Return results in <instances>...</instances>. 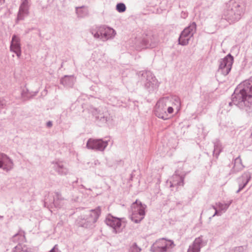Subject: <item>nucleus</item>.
I'll return each instance as SVG.
<instances>
[{
	"mask_svg": "<svg viewBox=\"0 0 252 252\" xmlns=\"http://www.w3.org/2000/svg\"><path fill=\"white\" fill-rule=\"evenodd\" d=\"M229 106L235 105L252 116V76L239 84L231 96Z\"/></svg>",
	"mask_w": 252,
	"mask_h": 252,
	"instance_id": "nucleus-1",
	"label": "nucleus"
},
{
	"mask_svg": "<svg viewBox=\"0 0 252 252\" xmlns=\"http://www.w3.org/2000/svg\"><path fill=\"white\" fill-rule=\"evenodd\" d=\"M246 3L243 0H230L226 4L220 22L227 21L229 24L240 20L244 14Z\"/></svg>",
	"mask_w": 252,
	"mask_h": 252,
	"instance_id": "nucleus-2",
	"label": "nucleus"
},
{
	"mask_svg": "<svg viewBox=\"0 0 252 252\" xmlns=\"http://www.w3.org/2000/svg\"><path fill=\"white\" fill-rule=\"evenodd\" d=\"M101 213L100 207L95 209L90 210L84 216H81L77 220V224L79 226L84 228H92L94 226V223L97 220Z\"/></svg>",
	"mask_w": 252,
	"mask_h": 252,
	"instance_id": "nucleus-3",
	"label": "nucleus"
},
{
	"mask_svg": "<svg viewBox=\"0 0 252 252\" xmlns=\"http://www.w3.org/2000/svg\"><path fill=\"white\" fill-rule=\"evenodd\" d=\"M146 205L143 204L141 201L136 200L131 206V219L135 223H139L144 218L145 215V209Z\"/></svg>",
	"mask_w": 252,
	"mask_h": 252,
	"instance_id": "nucleus-4",
	"label": "nucleus"
},
{
	"mask_svg": "<svg viewBox=\"0 0 252 252\" xmlns=\"http://www.w3.org/2000/svg\"><path fill=\"white\" fill-rule=\"evenodd\" d=\"M175 246L172 240L165 238L157 240L151 246V251L152 252H170Z\"/></svg>",
	"mask_w": 252,
	"mask_h": 252,
	"instance_id": "nucleus-5",
	"label": "nucleus"
},
{
	"mask_svg": "<svg viewBox=\"0 0 252 252\" xmlns=\"http://www.w3.org/2000/svg\"><path fill=\"white\" fill-rule=\"evenodd\" d=\"M141 76L145 88L149 92H153L158 89L159 83L150 71H143Z\"/></svg>",
	"mask_w": 252,
	"mask_h": 252,
	"instance_id": "nucleus-6",
	"label": "nucleus"
},
{
	"mask_svg": "<svg viewBox=\"0 0 252 252\" xmlns=\"http://www.w3.org/2000/svg\"><path fill=\"white\" fill-rule=\"evenodd\" d=\"M196 31V25L194 22L190 23L180 33L178 43L182 46L187 45Z\"/></svg>",
	"mask_w": 252,
	"mask_h": 252,
	"instance_id": "nucleus-7",
	"label": "nucleus"
},
{
	"mask_svg": "<svg viewBox=\"0 0 252 252\" xmlns=\"http://www.w3.org/2000/svg\"><path fill=\"white\" fill-rule=\"evenodd\" d=\"M95 122L99 125L105 124L110 119L109 112L105 107H99L92 110Z\"/></svg>",
	"mask_w": 252,
	"mask_h": 252,
	"instance_id": "nucleus-8",
	"label": "nucleus"
},
{
	"mask_svg": "<svg viewBox=\"0 0 252 252\" xmlns=\"http://www.w3.org/2000/svg\"><path fill=\"white\" fill-rule=\"evenodd\" d=\"M169 99L168 97L160 98L156 103L155 107V114L158 118L164 120L169 118L166 112L167 103Z\"/></svg>",
	"mask_w": 252,
	"mask_h": 252,
	"instance_id": "nucleus-9",
	"label": "nucleus"
},
{
	"mask_svg": "<svg viewBox=\"0 0 252 252\" xmlns=\"http://www.w3.org/2000/svg\"><path fill=\"white\" fill-rule=\"evenodd\" d=\"M108 145V141H104L102 139L89 138L86 144V147L88 149L96 151L103 152Z\"/></svg>",
	"mask_w": 252,
	"mask_h": 252,
	"instance_id": "nucleus-10",
	"label": "nucleus"
},
{
	"mask_svg": "<svg viewBox=\"0 0 252 252\" xmlns=\"http://www.w3.org/2000/svg\"><path fill=\"white\" fill-rule=\"evenodd\" d=\"M233 57L229 54L225 58L219 61L218 71L224 76L227 75L230 71L233 62Z\"/></svg>",
	"mask_w": 252,
	"mask_h": 252,
	"instance_id": "nucleus-11",
	"label": "nucleus"
},
{
	"mask_svg": "<svg viewBox=\"0 0 252 252\" xmlns=\"http://www.w3.org/2000/svg\"><path fill=\"white\" fill-rule=\"evenodd\" d=\"M157 39L153 34L149 33L143 36L141 41V45L138 49L140 48H154L157 45Z\"/></svg>",
	"mask_w": 252,
	"mask_h": 252,
	"instance_id": "nucleus-12",
	"label": "nucleus"
},
{
	"mask_svg": "<svg viewBox=\"0 0 252 252\" xmlns=\"http://www.w3.org/2000/svg\"><path fill=\"white\" fill-rule=\"evenodd\" d=\"M105 222L107 225L113 229V232L115 233L120 232L119 229L122 225L121 220L118 218L108 215L105 219Z\"/></svg>",
	"mask_w": 252,
	"mask_h": 252,
	"instance_id": "nucleus-13",
	"label": "nucleus"
},
{
	"mask_svg": "<svg viewBox=\"0 0 252 252\" xmlns=\"http://www.w3.org/2000/svg\"><path fill=\"white\" fill-rule=\"evenodd\" d=\"M55 195L52 196L53 199L51 201H49L47 198H45L44 199V206L49 207L50 206L54 205L56 208H61L63 204L64 198L62 197L61 194L59 192H55Z\"/></svg>",
	"mask_w": 252,
	"mask_h": 252,
	"instance_id": "nucleus-14",
	"label": "nucleus"
},
{
	"mask_svg": "<svg viewBox=\"0 0 252 252\" xmlns=\"http://www.w3.org/2000/svg\"><path fill=\"white\" fill-rule=\"evenodd\" d=\"M13 167V162L6 155L0 153V168L5 171L11 170Z\"/></svg>",
	"mask_w": 252,
	"mask_h": 252,
	"instance_id": "nucleus-15",
	"label": "nucleus"
},
{
	"mask_svg": "<svg viewBox=\"0 0 252 252\" xmlns=\"http://www.w3.org/2000/svg\"><path fill=\"white\" fill-rule=\"evenodd\" d=\"M207 242L203 240L202 236L196 238L192 244L189 246L187 252H200L201 248Z\"/></svg>",
	"mask_w": 252,
	"mask_h": 252,
	"instance_id": "nucleus-16",
	"label": "nucleus"
},
{
	"mask_svg": "<svg viewBox=\"0 0 252 252\" xmlns=\"http://www.w3.org/2000/svg\"><path fill=\"white\" fill-rule=\"evenodd\" d=\"M10 50L14 52L18 58L21 55L20 39L16 35H13L12 37Z\"/></svg>",
	"mask_w": 252,
	"mask_h": 252,
	"instance_id": "nucleus-17",
	"label": "nucleus"
},
{
	"mask_svg": "<svg viewBox=\"0 0 252 252\" xmlns=\"http://www.w3.org/2000/svg\"><path fill=\"white\" fill-rule=\"evenodd\" d=\"M29 14V6H28V0H24L21 3L18 15L17 18V22L18 21L23 20L24 19L25 16H27Z\"/></svg>",
	"mask_w": 252,
	"mask_h": 252,
	"instance_id": "nucleus-18",
	"label": "nucleus"
},
{
	"mask_svg": "<svg viewBox=\"0 0 252 252\" xmlns=\"http://www.w3.org/2000/svg\"><path fill=\"white\" fill-rule=\"evenodd\" d=\"M184 179L185 175L180 176L177 173V172H175L169 181L170 187H176L178 188L180 186H183L184 185Z\"/></svg>",
	"mask_w": 252,
	"mask_h": 252,
	"instance_id": "nucleus-19",
	"label": "nucleus"
},
{
	"mask_svg": "<svg viewBox=\"0 0 252 252\" xmlns=\"http://www.w3.org/2000/svg\"><path fill=\"white\" fill-rule=\"evenodd\" d=\"M53 169L60 175L65 176L68 173V168L64 165L62 161H58L53 162Z\"/></svg>",
	"mask_w": 252,
	"mask_h": 252,
	"instance_id": "nucleus-20",
	"label": "nucleus"
},
{
	"mask_svg": "<svg viewBox=\"0 0 252 252\" xmlns=\"http://www.w3.org/2000/svg\"><path fill=\"white\" fill-rule=\"evenodd\" d=\"M108 28V27H107L105 25L96 26L94 28H93L92 29H91L90 32L94 35V38H100L101 39L103 33L105 32L106 29Z\"/></svg>",
	"mask_w": 252,
	"mask_h": 252,
	"instance_id": "nucleus-21",
	"label": "nucleus"
},
{
	"mask_svg": "<svg viewBox=\"0 0 252 252\" xmlns=\"http://www.w3.org/2000/svg\"><path fill=\"white\" fill-rule=\"evenodd\" d=\"M75 12L78 18H84L89 15L88 7L85 5L76 7Z\"/></svg>",
	"mask_w": 252,
	"mask_h": 252,
	"instance_id": "nucleus-22",
	"label": "nucleus"
},
{
	"mask_svg": "<svg viewBox=\"0 0 252 252\" xmlns=\"http://www.w3.org/2000/svg\"><path fill=\"white\" fill-rule=\"evenodd\" d=\"M11 240L14 243H18V245H22V243L26 242L25 231L21 229L19 230L18 232L12 237Z\"/></svg>",
	"mask_w": 252,
	"mask_h": 252,
	"instance_id": "nucleus-23",
	"label": "nucleus"
},
{
	"mask_svg": "<svg viewBox=\"0 0 252 252\" xmlns=\"http://www.w3.org/2000/svg\"><path fill=\"white\" fill-rule=\"evenodd\" d=\"M244 167V166L242 164V160L240 156L237 157L234 161V165L231 169V172L232 173H236L241 171Z\"/></svg>",
	"mask_w": 252,
	"mask_h": 252,
	"instance_id": "nucleus-24",
	"label": "nucleus"
},
{
	"mask_svg": "<svg viewBox=\"0 0 252 252\" xmlns=\"http://www.w3.org/2000/svg\"><path fill=\"white\" fill-rule=\"evenodd\" d=\"M74 82V78L72 76L65 75L60 80V83L66 87H72Z\"/></svg>",
	"mask_w": 252,
	"mask_h": 252,
	"instance_id": "nucleus-25",
	"label": "nucleus"
},
{
	"mask_svg": "<svg viewBox=\"0 0 252 252\" xmlns=\"http://www.w3.org/2000/svg\"><path fill=\"white\" fill-rule=\"evenodd\" d=\"M116 32L115 30L110 27H108L103 33V35L101 39L103 41L107 40L110 38H113Z\"/></svg>",
	"mask_w": 252,
	"mask_h": 252,
	"instance_id": "nucleus-26",
	"label": "nucleus"
},
{
	"mask_svg": "<svg viewBox=\"0 0 252 252\" xmlns=\"http://www.w3.org/2000/svg\"><path fill=\"white\" fill-rule=\"evenodd\" d=\"M251 179V173L249 171L245 172L240 177L237 178V182L241 184H245L247 181V185Z\"/></svg>",
	"mask_w": 252,
	"mask_h": 252,
	"instance_id": "nucleus-27",
	"label": "nucleus"
},
{
	"mask_svg": "<svg viewBox=\"0 0 252 252\" xmlns=\"http://www.w3.org/2000/svg\"><path fill=\"white\" fill-rule=\"evenodd\" d=\"M221 144L219 140H216L214 142L213 155L218 158L220 152L222 151Z\"/></svg>",
	"mask_w": 252,
	"mask_h": 252,
	"instance_id": "nucleus-28",
	"label": "nucleus"
},
{
	"mask_svg": "<svg viewBox=\"0 0 252 252\" xmlns=\"http://www.w3.org/2000/svg\"><path fill=\"white\" fill-rule=\"evenodd\" d=\"M12 252H31V249L26 245H17L12 250Z\"/></svg>",
	"mask_w": 252,
	"mask_h": 252,
	"instance_id": "nucleus-29",
	"label": "nucleus"
},
{
	"mask_svg": "<svg viewBox=\"0 0 252 252\" xmlns=\"http://www.w3.org/2000/svg\"><path fill=\"white\" fill-rule=\"evenodd\" d=\"M141 249L137 245L136 243H134L129 248L128 252H140Z\"/></svg>",
	"mask_w": 252,
	"mask_h": 252,
	"instance_id": "nucleus-30",
	"label": "nucleus"
},
{
	"mask_svg": "<svg viewBox=\"0 0 252 252\" xmlns=\"http://www.w3.org/2000/svg\"><path fill=\"white\" fill-rule=\"evenodd\" d=\"M116 10L119 12H124L126 10V6L124 3H119L116 5Z\"/></svg>",
	"mask_w": 252,
	"mask_h": 252,
	"instance_id": "nucleus-31",
	"label": "nucleus"
},
{
	"mask_svg": "<svg viewBox=\"0 0 252 252\" xmlns=\"http://www.w3.org/2000/svg\"><path fill=\"white\" fill-rule=\"evenodd\" d=\"M217 207L219 208L220 211H222L225 212L228 209V205H226V204H223L220 202H219L216 204Z\"/></svg>",
	"mask_w": 252,
	"mask_h": 252,
	"instance_id": "nucleus-32",
	"label": "nucleus"
},
{
	"mask_svg": "<svg viewBox=\"0 0 252 252\" xmlns=\"http://www.w3.org/2000/svg\"><path fill=\"white\" fill-rule=\"evenodd\" d=\"M247 181L245 182V184H241L240 183H238L239 189L236 192L237 193H239L240 191H241L247 186Z\"/></svg>",
	"mask_w": 252,
	"mask_h": 252,
	"instance_id": "nucleus-33",
	"label": "nucleus"
},
{
	"mask_svg": "<svg viewBox=\"0 0 252 252\" xmlns=\"http://www.w3.org/2000/svg\"><path fill=\"white\" fill-rule=\"evenodd\" d=\"M49 252H61V251L59 250L58 245L57 244Z\"/></svg>",
	"mask_w": 252,
	"mask_h": 252,
	"instance_id": "nucleus-34",
	"label": "nucleus"
},
{
	"mask_svg": "<svg viewBox=\"0 0 252 252\" xmlns=\"http://www.w3.org/2000/svg\"><path fill=\"white\" fill-rule=\"evenodd\" d=\"M6 105V102L4 100L0 98V109L4 108Z\"/></svg>",
	"mask_w": 252,
	"mask_h": 252,
	"instance_id": "nucleus-35",
	"label": "nucleus"
},
{
	"mask_svg": "<svg viewBox=\"0 0 252 252\" xmlns=\"http://www.w3.org/2000/svg\"><path fill=\"white\" fill-rule=\"evenodd\" d=\"M243 248L242 247H236L234 250V252H243Z\"/></svg>",
	"mask_w": 252,
	"mask_h": 252,
	"instance_id": "nucleus-36",
	"label": "nucleus"
},
{
	"mask_svg": "<svg viewBox=\"0 0 252 252\" xmlns=\"http://www.w3.org/2000/svg\"><path fill=\"white\" fill-rule=\"evenodd\" d=\"M173 108L172 107L169 106L168 108H166V111H167V113L168 114H172L173 112Z\"/></svg>",
	"mask_w": 252,
	"mask_h": 252,
	"instance_id": "nucleus-37",
	"label": "nucleus"
},
{
	"mask_svg": "<svg viewBox=\"0 0 252 252\" xmlns=\"http://www.w3.org/2000/svg\"><path fill=\"white\" fill-rule=\"evenodd\" d=\"M212 207L215 210V213L213 215V217H214L216 215H220V214H219V212L217 210V208L215 206H212Z\"/></svg>",
	"mask_w": 252,
	"mask_h": 252,
	"instance_id": "nucleus-38",
	"label": "nucleus"
},
{
	"mask_svg": "<svg viewBox=\"0 0 252 252\" xmlns=\"http://www.w3.org/2000/svg\"><path fill=\"white\" fill-rule=\"evenodd\" d=\"M28 91V90H26V91L25 90H23L22 92V96L23 97V98H25L26 97H27V95H26V93H27V92Z\"/></svg>",
	"mask_w": 252,
	"mask_h": 252,
	"instance_id": "nucleus-39",
	"label": "nucleus"
},
{
	"mask_svg": "<svg viewBox=\"0 0 252 252\" xmlns=\"http://www.w3.org/2000/svg\"><path fill=\"white\" fill-rule=\"evenodd\" d=\"M53 126L52 122L51 121H48L46 123V126L48 127H51Z\"/></svg>",
	"mask_w": 252,
	"mask_h": 252,
	"instance_id": "nucleus-40",
	"label": "nucleus"
},
{
	"mask_svg": "<svg viewBox=\"0 0 252 252\" xmlns=\"http://www.w3.org/2000/svg\"><path fill=\"white\" fill-rule=\"evenodd\" d=\"M232 201H233V200H231L229 201L227 203H225L226 205H228V208L229 207L230 204L232 203Z\"/></svg>",
	"mask_w": 252,
	"mask_h": 252,
	"instance_id": "nucleus-41",
	"label": "nucleus"
},
{
	"mask_svg": "<svg viewBox=\"0 0 252 252\" xmlns=\"http://www.w3.org/2000/svg\"><path fill=\"white\" fill-rule=\"evenodd\" d=\"M175 100L177 102V103L179 104V105H180V102L179 101V99L178 97H177L175 99Z\"/></svg>",
	"mask_w": 252,
	"mask_h": 252,
	"instance_id": "nucleus-42",
	"label": "nucleus"
},
{
	"mask_svg": "<svg viewBox=\"0 0 252 252\" xmlns=\"http://www.w3.org/2000/svg\"><path fill=\"white\" fill-rule=\"evenodd\" d=\"M32 29H33V28H32V29H29V30H28L27 31H26V33H29V32H30V31H31L32 30Z\"/></svg>",
	"mask_w": 252,
	"mask_h": 252,
	"instance_id": "nucleus-43",
	"label": "nucleus"
},
{
	"mask_svg": "<svg viewBox=\"0 0 252 252\" xmlns=\"http://www.w3.org/2000/svg\"><path fill=\"white\" fill-rule=\"evenodd\" d=\"M182 17H184V18L187 16V15L185 13H184L183 16L182 15Z\"/></svg>",
	"mask_w": 252,
	"mask_h": 252,
	"instance_id": "nucleus-44",
	"label": "nucleus"
},
{
	"mask_svg": "<svg viewBox=\"0 0 252 252\" xmlns=\"http://www.w3.org/2000/svg\"><path fill=\"white\" fill-rule=\"evenodd\" d=\"M2 218H3V217H2V216H0V219Z\"/></svg>",
	"mask_w": 252,
	"mask_h": 252,
	"instance_id": "nucleus-45",
	"label": "nucleus"
},
{
	"mask_svg": "<svg viewBox=\"0 0 252 252\" xmlns=\"http://www.w3.org/2000/svg\"><path fill=\"white\" fill-rule=\"evenodd\" d=\"M2 0H0V2Z\"/></svg>",
	"mask_w": 252,
	"mask_h": 252,
	"instance_id": "nucleus-46",
	"label": "nucleus"
}]
</instances>
